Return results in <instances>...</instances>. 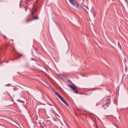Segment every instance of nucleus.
Here are the masks:
<instances>
[{
  "mask_svg": "<svg viewBox=\"0 0 128 128\" xmlns=\"http://www.w3.org/2000/svg\"><path fill=\"white\" fill-rule=\"evenodd\" d=\"M36 8L34 7L32 10V12L28 16L25 18L24 22L26 24H28V22H30L32 20H38V17L36 16Z\"/></svg>",
  "mask_w": 128,
  "mask_h": 128,
  "instance_id": "1",
  "label": "nucleus"
},
{
  "mask_svg": "<svg viewBox=\"0 0 128 128\" xmlns=\"http://www.w3.org/2000/svg\"><path fill=\"white\" fill-rule=\"evenodd\" d=\"M68 0L72 6H74L76 8H78V10H82L84 9V6L82 4H78V2H76V0Z\"/></svg>",
  "mask_w": 128,
  "mask_h": 128,
  "instance_id": "2",
  "label": "nucleus"
},
{
  "mask_svg": "<svg viewBox=\"0 0 128 128\" xmlns=\"http://www.w3.org/2000/svg\"><path fill=\"white\" fill-rule=\"evenodd\" d=\"M110 100L108 99L106 101V103L104 104V105H102V108H104V110H106V108H108V106H110Z\"/></svg>",
  "mask_w": 128,
  "mask_h": 128,
  "instance_id": "3",
  "label": "nucleus"
},
{
  "mask_svg": "<svg viewBox=\"0 0 128 128\" xmlns=\"http://www.w3.org/2000/svg\"><path fill=\"white\" fill-rule=\"evenodd\" d=\"M69 86L74 90L76 94H78V86H72V85H69Z\"/></svg>",
  "mask_w": 128,
  "mask_h": 128,
  "instance_id": "4",
  "label": "nucleus"
},
{
  "mask_svg": "<svg viewBox=\"0 0 128 128\" xmlns=\"http://www.w3.org/2000/svg\"><path fill=\"white\" fill-rule=\"evenodd\" d=\"M60 98L62 100V102H64V104L66 106H68V102H66V100H64V99L61 96Z\"/></svg>",
  "mask_w": 128,
  "mask_h": 128,
  "instance_id": "5",
  "label": "nucleus"
},
{
  "mask_svg": "<svg viewBox=\"0 0 128 128\" xmlns=\"http://www.w3.org/2000/svg\"><path fill=\"white\" fill-rule=\"evenodd\" d=\"M54 92L55 94H56V96H58V98H60L62 97V96H60L58 93V92H56V91H54Z\"/></svg>",
  "mask_w": 128,
  "mask_h": 128,
  "instance_id": "6",
  "label": "nucleus"
},
{
  "mask_svg": "<svg viewBox=\"0 0 128 128\" xmlns=\"http://www.w3.org/2000/svg\"><path fill=\"white\" fill-rule=\"evenodd\" d=\"M58 76L60 78H61V80H62V78H64V75L62 74H60L58 75Z\"/></svg>",
  "mask_w": 128,
  "mask_h": 128,
  "instance_id": "7",
  "label": "nucleus"
},
{
  "mask_svg": "<svg viewBox=\"0 0 128 128\" xmlns=\"http://www.w3.org/2000/svg\"><path fill=\"white\" fill-rule=\"evenodd\" d=\"M118 48H120V50H122V46H120V42H118Z\"/></svg>",
  "mask_w": 128,
  "mask_h": 128,
  "instance_id": "8",
  "label": "nucleus"
},
{
  "mask_svg": "<svg viewBox=\"0 0 128 128\" xmlns=\"http://www.w3.org/2000/svg\"><path fill=\"white\" fill-rule=\"evenodd\" d=\"M22 1L20 2V6H22Z\"/></svg>",
  "mask_w": 128,
  "mask_h": 128,
  "instance_id": "9",
  "label": "nucleus"
},
{
  "mask_svg": "<svg viewBox=\"0 0 128 128\" xmlns=\"http://www.w3.org/2000/svg\"><path fill=\"white\" fill-rule=\"evenodd\" d=\"M102 104L101 102H99V104L98 103H97L96 104V106H98V104Z\"/></svg>",
  "mask_w": 128,
  "mask_h": 128,
  "instance_id": "10",
  "label": "nucleus"
},
{
  "mask_svg": "<svg viewBox=\"0 0 128 128\" xmlns=\"http://www.w3.org/2000/svg\"><path fill=\"white\" fill-rule=\"evenodd\" d=\"M34 48L35 50H36V52H38V49L36 48Z\"/></svg>",
  "mask_w": 128,
  "mask_h": 128,
  "instance_id": "11",
  "label": "nucleus"
},
{
  "mask_svg": "<svg viewBox=\"0 0 128 128\" xmlns=\"http://www.w3.org/2000/svg\"><path fill=\"white\" fill-rule=\"evenodd\" d=\"M40 128H44L42 126L40 125Z\"/></svg>",
  "mask_w": 128,
  "mask_h": 128,
  "instance_id": "12",
  "label": "nucleus"
},
{
  "mask_svg": "<svg viewBox=\"0 0 128 128\" xmlns=\"http://www.w3.org/2000/svg\"><path fill=\"white\" fill-rule=\"evenodd\" d=\"M16 58H14L13 60H16Z\"/></svg>",
  "mask_w": 128,
  "mask_h": 128,
  "instance_id": "13",
  "label": "nucleus"
},
{
  "mask_svg": "<svg viewBox=\"0 0 128 128\" xmlns=\"http://www.w3.org/2000/svg\"><path fill=\"white\" fill-rule=\"evenodd\" d=\"M56 116H58V114L56 113Z\"/></svg>",
  "mask_w": 128,
  "mask_h": 128,
  "instance_id": "14",
  "label": "nucleus"
},
{
  "mask_svg": "<svg viewBox=\"0 0 128 128\" xmlns=\"http://www.w3.org/2000/svg\"><path fill=\"white\" fill-rule=\"evenodd\" d=\"M25 10H26H26H28V7H26Z\"/></svg>",
  "mask_w": 128,
  "mask_h": 128,
  "instance_id": "15",
  "label": "nucleus"
},
{
  "mask_svg": "<svg viewBox=\"0 0 128 128\" xmlns=\"http://www.w3.org/2000/svg\"><path fill=\"white\" fill-rule=\"evenodd\" d=\"M31 60H34V58H31Z\"/></svg>",
  "mask_w": 128,
  "mask_h": 128,
  "instance_id": "16",
  "label": "nucleus"
},
{
  "mask_svg": "<svg viewBox=\"0 0 128 128\" xmlns=\"http://www.w3.org/2000/svg\"><path fill=\"white\" fill-rule=\"evenodd\" d=\"M4 38H6V37L5 36H4Z\"/></svg>",
  "mask_w": 128,
  "mask_h": 128,
  "instance_id": "17",
  "label": "nucleus"
},
{
  "mask_svg": "<svg viewBox=\"0 0 128 128\" xmlns=\"http://www.w3.org/2000/svg\"><path fill=\"white\" fill-rule=\"evenodd\" d=\"M14 50H16V49L14 48Z\"/></svg>",
  "mask_w": 128,
  "mask_h": 128,
  "instance_id": "18",
  "label": "nucleus"
}]
</instances>
